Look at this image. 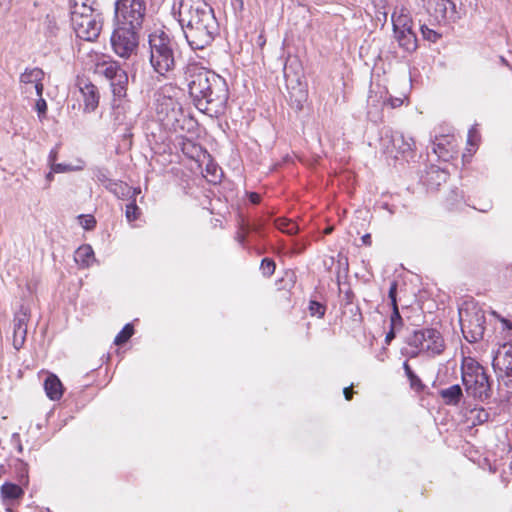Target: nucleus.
Listing matches in <instances>:
<instances>
[{
  "label": "nucleus",
  "instance_id": "19",
  "mask_svg": "<svg viewBox=\"0 0 512 512\" xmlns=\"http://www.w3.org/2000/svg\"><path fill=\"white\" fill-rule=\"evenodd\" d=\"M85 111H94L99 103V94L95 85L89 83L80 88Z\"/></svg>",
  "mask_w": 512,
  "mask_h": 512
},
{
  "label": "nucleus",
  "instance_id": "3",
  "mask_svg": "<svg viewBox=\"0 0 512 512\" xmlns=\"http://www.w3.org/2000/svg\"><path fill=\"white\" fill-rule=\"evenodd\" d=\"M149 62L160 76L168 77L176 66L175 43L164 32L156 31L149 35Z\"/></svg>",
  "mask_w": 512,
  "mask_h": 512
},
{
  "label": "nucleus",
  "instance_id": "47",
  "mask_svg": "<svg viewBox=\"0 0 512 512\" xmlns=\"http://www.w3.org/2000/svg\"><path fill=\"white\" fill-rule=\"evenodd\" d=\"M47 28L49 29V32L51 35H54V30L56 29V25H55V22L52 21V20H47Z\"/></svg>",
  "mask_w": 512,
  "mask_h": 512
},
{
  "label": "nucleus",
  "instance_id": "43",
  "mask_svg": "<svg viewBox=\"0 0 512 512\" xmlns=\"http://www.w3.org/2000/svg\"><path fill=\"white\" fill-rule=\"evenodd\" d=\"M433 151L440 158H444L445 157L444 148L442 147L441 144H433Z\"/></svg>",
  "mask_w": 512,
  "mask_h": 512
},
{
  "label": "nucleus",
  "instance_id": "48",
  "mask_svg": "<svg viewBox=\"0 0 512 512\" xmlns=\"http://www.w3.org/2000/svg\"><path fill=\"white\" fill-rule=\"evenodd\" d=\"M291 67H292V62H290V63H288V62H287V63H285L284 68H283V72H284V76H285L286 78H288V77H289V71H290Z\"/></svg>",
  "mask_w": 512,
  "mask_h": 512
},
{
  "label": "nucleus",
  "instance_id": "20",
  "mask_svg": "<svg viewBox=\"0 0 512 512\" xmlns=\"http://www.w3.org/2000/svg\"><path fill=\"white\" fill-rule=\"evenodd\" d=\"M44 389L47 397L53 401L59 400L63 395L62 383L60 379L54 374H50L46 378L44 381Z\"/></svg>",
  "mask_w": 512,
  "mask_h": 512
},
{
  "label": "nucleus",
  "instance_id": "40",
  "mask_svg": "<svg viewBox=\"0 0 512 512\" xmlns=\"http://www.w3.org/2000/svg\"><path fill=\"white\" fill-rule=\"evenodd\" d=\"M388 296L391 300V306H398L397 299H396V296H397V282L396 281L391 282Z\"/></svg>",
  "mask_w": 512,
  "mask_h": 512
},
{
  "label": "nucleus",
  "instance_id": "44",
  "mask_svg": "<svg viewBox=\"0 0 512 512\" xmlns=\"http://www.w3.org/2000/svg\"><path fill=\"white\" fill-rule=\"evenodd\" d=\"M57 159V150L52 149L48 155V162L50 165V168H52V163H55Z\"/></svg>",
  "mask_w": 512,
  "mask_h": 512
},
{
  "label": "nucleus",
  "instance_id": "46",
  "mask_svg": "<svg viewBox=\"0 0 512 512\" xmlns=\"http://www.w3.org/2000/svg\"><path fill=\"white\" fill-rule=\"evenodd\" d=\"M343 394L346 400H350L353 395L352 387H346L343 390Z\"/></svg>",
  "mask_w": 512,
  "mask_h": 512
},
{
  "label": "nucleus",
  "instance_id": "1",
  "mask_svg": "<svg viewBox=\"0 0 512 512\" xmlns=\"http://www.w3.org/2000/svg\"><path fill=\"white\" fill-rule=\"evenodd\" d=\"M172 14L177 18L188 45L193 50L210 46L218 34L213 9L202 0H174Z\"/></svg>",
  "mask_w": 512,
  "mask_h": 512
},
{
  "label": "nucleus",
  "instance_id": "11",
  "mask_svg": "<svg viewBox=\"0 0 512 512\" xmlns=\"http://www.w3.org/2000/svg\"><path fill=\"white\" fill-rule=\"evenodd\" d=\"M492 366L505 385H512V344H504L498 349Z\"/></svg>",
  "mask_w": 512,
  "mask_h": 512
},
{
  "label": "nucleus",
  "instance_id": "53",
  "mask_svg": "<svg viewBox=\"0 0 512 512\" xmlns=\"http://www.w3.org/2000/svg\"><path fill=\"white\" fill-rule=\"evenodd\" d=\"M475 131L470 130L468 135V143L473 144V137H474Z\"/></svg>",
  "mask_w": 512,
  "mask_h": 512
},
{
  "label": "nucleus",
  "instance_id": "41",
  "mask_svg": "<svg viewBox=\"0 0 512 512\" xmlns=\"http://www.w3.org/2000/svg\"><path fill=\"white\" fill-rule=\"evenodd\" d=\"M404 102V98L402 97H391L387 94V100H386V104H389L391 106V108H397V107H400Z\"/></svg>",
  "mask_w": 512,
  "mask_h": 512
},
{
  "label": "nucleus",
  "instance_id": "31",
  "mask_svg": "<svg viewBox=\"0 0 512 512\" xmlns=\"http://www.w3.org/2000/svg\"><path fill=\"white\" fill-rule=\"evenodd\" d=\"M140 210L135 203V197L132 202L126 205L125 216L128 222H133L138 219Z\"/></svg>",
  "mask_w": 512,
  "mask_h": 512
},
{
  "label": "nucleus",
  "instance_id": "29",
  "mask_svg": "<svg viewBox=\"0 0 512 512\" xmlns=\"http://www.w3.org/2000/svg\"><path fill=\"white\" fill-rule=\"evenodd\" d=\"M94 178L102 184L107 190L114 183L115 180L111 179L110 173L107 169L97 168L94 170Z\"/></svg>",
  "mask_w": 512,
  "mask_h": 512
},
{
  "label": "nucleus",
  "instance_id": "21",
  "mask_svg": "<svg viewBox=\"0 0 512 512\" xmlns=\"http://www.w3.org/2000/svg\"><path fill=\"white\" fill-rule=\"evenodd\" d=\"M390 142L393 148L402 154L411 152L415 145V142L412 138L405 137L401 132H393L390 136Z\"/></svg>",
  "mask_w": 512,
  "mask_h": 512
},
{
  "label": "nucleus",
  "instance_id": "8",
  "mask_svg": "<svg viewBox=\"0 0 512 512\" xmlns=\"http://www.w3.org/2000/svg\"><path fill=\"white\" fill-rule=\"evenodd\" d=\"M95 72L104 76L110 82L115 98H124L126 96L128 75L116 61L103 60L97 62Z\"/></svg>",
  "mask_w": 512,
  "mask_h": 512
},
{
  "label": "nucleus",
  "instance_id": "6",
  "mask_svg": "<svg viewBox=\"0 0 512 512\" xmlns=\"http://www.w3.org/2000/svg\"><path fill=\"white\" fill-rule=\"evenodd\" d=\"M71 24L77 37L85 41H95L102 28L99 15L85 4L74 6L71 12Z\"/></svg>",
  "mask_w": 512,
  "mask_h": 512
},
{
  "label": "nucleus",
  "instance_id": "22",
  "mask_svg": "<svg viewBox=\"0 0 512 512\" xmlns=\"http://www.w3.org/2000/svg\"><path fill=\"white\" fill-rule=\"evenodd\" d=\"M75 262L82 268H88L95 262L93 248L89 244L80 246L74 254Z\"/></svg>",
  "mask_w": 512,
  "mask_h": 512
},
{
  "label": "nucleus",
  "instance_id": "9",
  "mask_svg": "<svg viewBox=\"0 0 512 512\" xmlns=\"http://www.w3.org/2000/svg\"><path fill=\"white\" fill-rule=\"evenodd\" d=\"M140 29H134L116 24L111 36V44L114 52L121 58H129L134 54L139 45Z\"/></svg>",
  "mask_w": 512,
  "mask_h": 512
},
{
  "label": "nucleus",
  "instance_id": "28",
  "mask_svg": "<svg viewBox=\"0 0 512 512\" xmlns=\"http://www.w3.org/2000/svg\"><path fill=\"white\" fill-rule=\"evenodd\" d=\"M275 226L282 232L289 235H294L298 232V225L285 218H278L275 220Z\"/></svg>",
  "mask_w": 512,
  "mask_h": 512
},
{
  "label": "nucleus",
  "instance_id": "51",
  "mask_svg": "<svg viewBox=\"0 0 512 512\" xmlns=\"http://www.w3.org/2000/svg\"><path fill=\"white\" fill-rule=\"evenodd\" d=\"M362 243L364 245H367V246L371 245V236H370V234H365L364 236H362Z\"/></svg>",
  "mask_w": 512,
  "mask_h": 512
},
{
  "label": "nucleus",
  "instance_id": "10",
  "mask_svg": "<svg viewBox=\"0 0 512 512\" xmlns=\"http://www.w3.org/2000/svg\"><path fill=\"white\" fill-rule=\"evenodd\" d=\"M170 92H176L173 87L163 88L156 98V113L158 119L165 125H173L179 121L182 115V107L180 102Z\"/></svg>",
  "mask_w": 512,
  "mask_h": 512
},
{
  "label": "nucleus",
  "instance_id": "54",
  "mask_svg": "<svg viewBox=\"0 0 512 512\" xmlns=\"http://www.w3.org/2000/svg\"><path fill=\"white\" fill-rule=\"evenodd\" d=\"M332 230H333V228H332V227H328V228H326V229H325V231H324V232H325L326 234H329V233H331V232H332Z\"/></svg>",
  "mask_w": 512,
  "mask_h": 512
},
{
  "label": "nucleus",
  "instance_id": "38",
  "mask_svg": "<svg viewBox=\"0 0 512 512\" xmlns=\"http://www.w3.org/2000/svg\"><path fill=\"white\" fill-rule=\"evenodd\" d=\"M51 169H52V172H56V173H65V172L75 170V168H73L72 166L67 165V164H62V163H52Z\"/></svg>",
  "mask_w": 512,
  "mask_h": 512
},
{
  "label": "nucleus",
  "instance_id": "33",
  "mask_svg": "<svg viewBox=\"0 0 512 512\" xmlns=\"http://www.w3.org/2000/svg\"><path fill=\"white\" fill-rule=\"evenodd\" d=\"M79 224L85 230H93L96 226V219L94 216L88 215H79L78 216Z\"/></svg>",
  "mask_w": 512,
  "mask_h": 512
},
{
  "label": "nucleus",
  "instance_id": "49",
  "mask_svg": "<svg viewBox=\"0 0 512 512\" xmlns=\"http://www.w3.org/2000/svg\"><path fill=\"white\" fill-rule=\"evenodd\" d=\"M376 17H377V19H378L379 21H381V20H382V18H383V20H384V21H386V20H387V12H386V11H383V12H381V11H377V12H376Z\"/></svg>",
  "mask_w": 512,
  "mask_h": 512
},
{
  "label": "nucleus",
  "instance_id": "14",
  "mask_svg": "<svg viewBox=\"0 0 512 512\" xmlns=\"http://www.w3.org/2000/svg\"><path fill=\"white\" fill-rule=\"evenodd\" d=\"M30 319V310L21 306L16 312L13 320V346L19 350L24 345L27 336V326Z\"/></svg>",
  "mask_w": 512,
  "mask_h": 512
},
{
  "label": "nucleus",
  "instance_id": "32",
  "mask_svg": "<svg viewBox=\"0 0 512 512\" xmlns=\"http://www.w3.org/2000/svg\"><path fill=\"white\" fill-rule=\"evenodd\" d=\"M404 325L403 319L400 315L398 306H392V313L390 316V327L400 330Z\"/></svg>",
  "mask_w": 512,
  "mask_h": 512
},
{
  "label": "nucleus",
  "instance_id": "52",
  "mask_svg": "<svg viewBox=\"0 0 512 512\" xmlns=\"http://www.w3.org/2000/svg\"><path fill=\"white\" fill-rule=\"evenodd\" d=\"M235 239H236L240 244H242V243H244V241H245V234H244V233H242V232H238V233L236 234Z\"/></svg>",
  "mask_w": 512,
  "mask_h": 512
},
{
  "label": "nucleus",
  "instance_id": "24",
  "mask_svg": "<svg viewBox=\"0 0 512 512\" xmlns=\"http://www.w3.org/2000/svg\"><path fill=\"white\" fill-rule=\"evenodd\" d=\"M108 191H110L116 197L121 198V199L134 198L135 195L140 192V190L133 189L132 187L128 186L126 183H124L122 181H116V180L110 186Z\"/></svg>",
  "mask_w": 512,
  "mask_h": 512
},
{
  "label": "nucleus",
  "instance_id": "16",
  "mask_svg": "<svg viewBox=\"0 0 512 512\" xmlns=\"http://www.w3.org/2000/svg\"><path fill=\"white\" fill-rule=\"evenodd\" d=\"M118 103L113 105V117L115 124L118 126H125L128 129L134 120L135 113L131 111L130 105L127 101H123L122 98H117ZM117 100L115 99L114 102Z\"/></svg>",
  "mask_w": 512,
  "mask_h": 512
},
{
  "label": "nucleus",
  "instance_id": "36",
  "mask_svg": "<svg viewBox=\"0 0 512 512\" xmlns=\"http://www.w3.org/2000/svg\"><path fill=\"white\" fill-rule=\"evenodd\" d=\"M421 33L426 40L431 41V42H436L440 38L439 33H437L433 29H430L426 25L421 26Z\"/></svg>",
  "mask_w": 512,
  "mask_h": 512
},
{
  "label": "nucleus",
  "instance_id": "55",
  "mask_svg": "<svg viewBox=\"0 0 512 512\" xmlns=\"http://www.w3.org/2000/svg\"><path fill=\"white\" fill-rule=\"evenodd\" d=\"M504 323H505V325H506L509 329H511V328H512V324H511V323H509L508 321H504Z\"/></svg>",
  "mask_w": 512,
  "mask_h": 512
},
{
  "label": "nucleus",
  "instance_id": "26",
  "mask_svg": "<svg viewBox=\"0 0 512 512\" xmlns=\"http://www.w3.org/2000/svg\"><path fill=\"white\" fill-rule=\"evenodd\" d=\"M466 419L471 425H481L489 420V413L483 407H475L466 413Z\"/></svg>",
  "mask_w": 512,
  "mask_h": 512
},
{
  "label": "nucleus",
  "instance_id": "13",
  "mask_svg": "<svg viewBox=\"0 0 512 512\" xmlns=\"http://www.w3.org/2000/svg\"><path fill=\"white\" fill-rule=\"evenodd\" d=\"M460 321L462 333L468 342L474 343L483 338L485 327L482 313L476 312L468 320H463L460 313Z\"/></svg>",
  "mask_w": 512,
  "mask_h": 512
},
{
  "label": "nucleus",
  "instance_id": "50",
  "mask_svg": "<svg viewBox=\"0 0 512 512\" xmlns=\"http://www.w3.org/2000/svg\"><path fill=\"white\" fill-rule=\"evenodd\" d=\"M54 173L55 172H52V170L50 172H48L45 176L46 178V181H47V187L50 185V183L53 181L54 179Z\"/></svg>",
  "mask_w": 512,
  "mask_h": 512
},
{
  "label": "nucleus",
  "instance_id": "30",
  "mask_svg": "<svg viewBox=\"0 0 512 512\" xmlns=\"http://www.w3.org/2000/svg\"><path fill=\"white\" fill-rule=\"evenodd\" d=\"M134 333L133 326L131 324H126L123 329L116 335L114 339V343L116 345H122L126 343Z\"/></svg>",
  "mask_w": 512,
  "mask_h": 512
},
{
  "label": "nucleus",
  "instance_id": "12",
  "mask_svg": "<svg viewBox=\"0 0 512 512\" xmlns=\"http://www.w3.org/2000/svg\"><path fill=\"white\" fill-rule=\"evenodd\" d=\"M428 14L438 23L455 21L457 19L456 6L451 0H425Z\"/></svg>",
  "mask_w": 512,
  "mask_h": 512
},
{
  "label": "nucleus",
  "instance_id": "23",
  "mask_svg": "<svg viewBox=\"0 0 512 512\" xmlns=\"http://www.w3.org/2000/svg\"><path fill=\"white\" fill-rule=\"evenodd\" d=\"M394 38L406 52H413L417 48V38L413 29L394 33Z\"/></svg>",
  "mask_w": 512,
  "mask_h": 512
},
{
  "label": "nucleus",
  "instance_id": "4",
  "mask_svg": "<svg viewBox=\"0 0 512 512\" xmlns=\"http://www.w3.org/2000/svg\"><path fill=\"white\" fill-rule=\"evenodd\" d=\"M410 357L423 355L435 357L443 353L445 349L444 339L439 331L432 328L415 331L407 341Z\"/></svg>",
  "mask_w": 512,
  "mask_h": 512
},
{
  "label": "nucleus",
  "instance_id": "34",
  "mask_svg": "<svg viewBox=\"0 0 512 512\" xmlns=\"http://www.w3.org/2000/svg\"><path fill=\"white\" fill-rule=\"evenodd\" d=\"M260 269L264 276L270 277L275 271V263L269 258H264L261 262Z\"/></svg>",
  "mask_w": 512,
  "mask_h": 512
},
{
  "label": "nucleus",
  "instance_id": "45",
  "mask_svg": "<svg viewBox=\"0 0 512 512\" xmlns=\"http://www.w3.org/2000/svg\"><path fill=\"white\" fill-rule=\"evenodd\" d=\"M249 200L253 204H258L260 202V195L255 193V192H252V193L249 194Z\"/></svg>",
  "mask_w": 512,
  "mask_h": 512
},
{
  "label": "nucleus",
  "instance_id": "5",
  "mask_svg": "<svg viewBox=\"0 0 512 512\" xmlns=\"http://www.w3.org/2000/svg\"><path fill=\"white\" fill-rule=\"evenodd\" d=\"M462 380L468 395L484 401L492 394L491 383L485 369L477 362L471 361L462 368Z\"/></svg>",
  "mask_w": 512,
  "mask_h": 512
},
{
  "label": "nucleus",
  "instance_id": "37",
  "mask_svg": "<svg viewBox=\"0 0 512 512\" xmlns=\"http://www.w3.org/2000/svg\"><path fill=\"white\" fill-rule=\"evenodd\" d=\"M35 108L38 113V117L40 118V120H42L45 117L47 111V103L45 99L42 98V96H39Z\"/></svg>",
  "mask_w": 512,
  "mask_h": 512
},
{
  "label": "nucleus",
  "instance_id": "17",
  "mask_svg": "<svg viewBox=\"0 0 512 512\" xmlns=\"http://www.w3.org/2000/svg\"><path fill=\"white\" fill-rule=\"evenodd\" d=\"M393 32H405L413 29V20L410 11L404 5H397L391 16Z\"/></svg>",
  "mask_w": 512,
  "mask_h": 512
},
{
  "label": "nucleus",
  "instance_id": "15",
  "mask_svg": "<svg viewBox=\"0 0 512 512\" xmlns=\"http://www.w3.org/2000/svg\"><path fill=\"white\" fill-rule=\"evenodd\" d=\"M387 91L383 88H379L378 91L370 90L368 96V111L367 115L370 120L377 122L382 118V108L386 105Z\"/></svg>",
  "mask_w": 512,
  "mask_h": 512
},
{
  "label": "nucleus",
  "instance_id": "27",
  "mask_svg": "<svg viewBox=\"0 0 512 512\" xmlns=\"http://www.w3.org/2000/svg\"><path fill=\"white\" fill-rule=\"evenodd\" d=\"M1 493L6 499H18L23 495V490L16 484L5 483L1 487Z\"/></svg>",
  "mask_w": 512,
  "mask_h": 512
},
{
  "label": "nucleus",
  "instance_id": "18",
  "mask_svg": "<svg viewBox=\"0 0 512 512\" xmlns=\"http://www.w3.org/2000/svg\"><path fill=\"white\" fill-rule=\"evenodd\" d=\"M44 78V72L40 68H27L20 75V82L23 84H34L37 96H42L44 86L42 80Z\"/></svg>",
  "mask_w": 512,
  "mask_h": 512
},
{
  "label": "nucleus",
  "instance_id": "2",
  "mask_svg": "<svg viewBox=\"0 0 512 512\" xmlns=\"http://www.w3.org/2000/svg\"><path fill=\"white\" fill-rule=\"evenodd\" d=\"M185 75L190 97L199 111L211 117L224 112L229 98L224 78L195 63L188 64Z\"/></svg>",
  "mask_w": 512,
  "mask_h": 512
},
{
  "label": "nucleus",
  "instance_id": "35",
  "mask_svg": "<svg viewBox=\"0 0 512 512\" xmlns=\"http://www.w3.org/2000/svg\"><path fill=\"white\" fill-rule=\"evenodd\" d=\"M325 307L317 301H310L309 311L312 316L322 318L325 314Z\"/></svg>",
  "mask_w": 512,
  "mask_h": 512
},
{
  "label": "nucleus",
  "instance_id": "25",
  "mask_svg": "<svg viewBox=\"0 0 512 512\" xmlns=\"http://www.w3.org/2000/svg\"><path fill=\"white\" fill-rule=\"evenodd\" d=\"M439 393L444 403L447 405H457L463 396L462 389L457 384L442 389Z\"/></svg>",
  "mask_w": 512,
  "mask_h": 512
},
{
  "label": "nucleus",
  "instance_id": "39",
  "mask_svg": "<svg viewBox=\"0 0 512 512\" xmlns=\"http://www.w3.org/2000/svg\"><path fill=\"white\" fill-rule=\"evenodd\" d=\"M403 368H404L405 374L409 378L412 386L415 384V382L420 381L419 378L415 375V373L411 369V367L409 366L407 361L404 362Z\"/></svg>",
  "mask_w": 512,
  "mask_h": 512
},
{
  "label": "nucleus",
  "instance_id": "7",
  "mask_svg": "<svg viewBox=\"0 0 512 512\" xmlns=\"http://www.w3.org/2000/svg\"><path fill=\"white\" fill-rule=\"evenodd\" d=\"M117 24L142 29L146 16L144 0H118L115 4Z\"/></svg>",
  "mask_w": 512,
  "mask_h": 512
},
{
  "label": "nucleus",
  "instance_id": "42",
  "mask_svg": "<svg viewBox=\"0 0 512 512\" xmlns=\"http://www.w3.org/2000/svg\"><path fill=\"white\" fill-rule=\"evenodd\" d=\"M397 331H398L397 329H393L392 327H390L389 332L385 336V343L387 345H389L390 342L395 338V335H396Z\"/></svg>",
  "mask_w": 512,
  "mask_h": 512
}]
</instances>
